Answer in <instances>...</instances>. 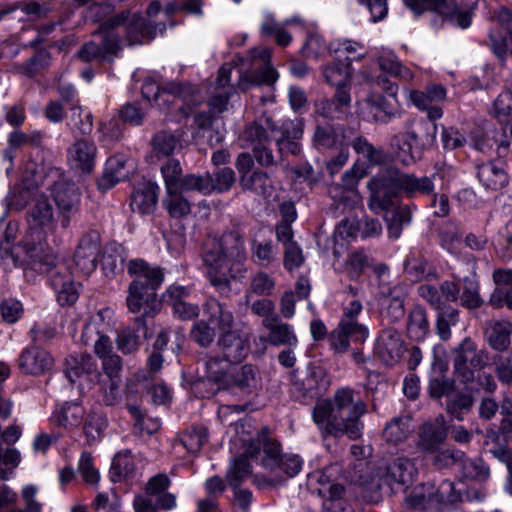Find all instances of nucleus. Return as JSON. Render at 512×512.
<instances>
[{
	"label": "nucleus",
	"instance_id": "nucleus-1",
	"mask_svg": "<svg viewBox=\"0 0 512 512\" xmlns=\"http://www.w3.org/2000/svg\"><path fill=\"white\" fill-rule=\"evenodd\" d=\"M366 411V404L358 393L350 388H340L332 401L320 399L316 402L312 417L323 433L336 437L347 435L355 440L362 434L361 417Z\"/></svg>",
	"mask_w": 512,
	"mask_h": 512
},
{
	"label": "nucleus",
	"instance_id": "nucleus-2",
	"mask_svg": "<svg viewBox=\"0 0 512 512\" xmlns=\"http://www.w3.org/2000/svg\"><path fill=\"white\" fill-rule=\"evenodd\" d=\"M246 259L244 240L237 232H228L210 240L203 254L207 276L217 288H226L231 280L242 277L246 271Z\"/></svg>",
	"mask_w": 512,
	"mask_h": 512
},
{
	"label": "nucleus",
	"instance_id": "nucleus-3",
	"mask_svg": "<svg viewBox=\"0 0 512 512\" xmlns=\"http://www.w3.org/2000/svg\"><path fill=\"white\" fill-rule=\"evenodd\" d=\"M416 473L417 469L414 463L404 457L397 458L392 462L385 460L366 462L357 459L350 479L371 491H379L384 484L392 489L396 485L409 484L413 481Z\"/></svg>",
	"mask_w": 512,
	"mask_h": 512
},
{
	"label": "nucleus",
	"instance_id": "nucleus-4",
	"mask_svg": "<svg viewBox=\"0 0 512 512\" xmlns=\"http://www.w3.org/2000/svg\"><path fill=\"white\" fill-rule=\"evenodd\" d=\"M27 222L30 234L33 240L41 243L48 234L55 231L56 216L51 202L45 196L36 197L28 211ZM21 250L26 255V261L32 269L40 273H47L50 271L51 266L54 265V260L51 257L42 256V246L35 243H25Z\"/></svg>",
	"mask_w": 512,
	"mask_h": 512
},
{
	"label": "nucleus",
	"instance_id": "nucleus-5",
	"mask_svg": "<svg viewBox=\"0 0 512 512\" xmlns=\"http://www.w3.org/2000/svg\"><path fill=\"white\" fill-rule=\"evenodd\" d=\"M141 92L144 98L154 101L160 109L168 107L171 99H180L183 105L178 110L184 117H188L194 107L202 102L200 91L189 83L172 82L160 89L153 80H146Z\"/></svg>",
	"mask_w": 512,
	"mask_h": 512
},
{
	"label": "nucleus",
	"instance_id": "nucleus-6",
	"mask_svg": "<svg viewBox=\"0 0 512 512\" xmlns=\"http://www.w3.org/2000/svg\"><path fill=\"white\" fill-rule=\"evenodd\" d=\"M362 311L358 300L351 301L345 308L338 328L329 337L331 347L338 353L346 352L350 342L363 343L368 337V329L357 322L356 317Z\"/></svg>",
	"mask_w": 512,
	"mask_h": 512
},
{
	"label": "nucleus",
	"instance_id": "nucleus-7",
	"mask_svg": "<svg viewBox=\"0 0 512 512\" xmlns=\"http://www.w3.org/2000/svg\"><path fill=\"white\" fill-rule=\"evenodd\" d=\"M272 50L269 48H254L248 56L249 66L240 71L236 87L246 91L252 86L272 85L278 79L277 71L271 66Z\"/></svg>",
	"mask_w": 512,
	"mask_h": 512
},
{
	"label": "nucleus",
	"instance_id": "nucleus-8",
	"mask_svg": "<svg viewBox=\"0 0 512 512\" xmlns=\"http://www.w3.org/2000/svg\"><path fill=\"white\" fill-rule=\"evenodd\" d=\"M170 479L165 474L153 476L146 484L144 495H137L133 505L137 512H158V509L171 510L176 505V497L168 492Z\"/></svg>",
	"mask_w": 512,
	"mask_h": 512
},
{
	"label": "nucleus",
	"instance_id": "nucleus-9",
	"mask_svg": "<svg viewBox=\"0 0 512 512\" xmlns=\"http://www.w3.org/2000/svg\"><path fill=\"white\" fill-rule=\"evenodd\" d=\"M53 199L59 211L61 226L66 229L78 214L82 190L71 181H59L53 188Z\"/></svg>",
	"mask_w": 512,
	"mask_h": 512
},
{
	"label": "nucleus",
	"instance_id": "nucleus-10",
	"mask_svg": "<svg viewBox=\"0 0 512 512\" xmlns=\"http://www.w3.org/2000/svg\"><path fill=\"white\" fill-rule=\"evenodd\" d=\"M65 374L80 391L90 389L100 376L97 363L89 354L71 355L65 360Z\"/></svg>",
	"mask_w": 512,
	"mask_h": 512
},
{
	"label": "nucleus",
	"instance_id": "nucleus-11",
	"mask_svg": "<svg viewBox=\"0 0 512 512\" xmlns=\"http://www.w3.org/2000/svg\"><path fill=\"white\" fill-rule=\"evenodd\" d=\"M245 454L250 458L260 459L262 467L271 473L280 467L282 457L280 444L266 436L245 443Z\"/></svg>",
	"mask_w": 512,
	"mask_h": 512
},
{
	"label": "nucleus",
	"instance_id": "nucleus-12",
	"mask_svg": "<svg viewBox=\"0 0 512 512\" xmlns=\"http://www.w3.org/2000/svg\"><path fill=\"white\" fill-rule=\"evenodd\" d=\"M394 175L375 176L368 182V188L371 192L369 207L375 212L394 211L397 206H403L398 200L390 194V188L394 185Z\"/></svg>",
	"mask_w": 512,
	"mask_h": 512
},
{
	"label": "nucleus",
	"instance_id": "nucleus-13",
	"mask_svg": "<svg viewBox=\"0 0 512 512\" xmlns=\"http://www.w3.org/2000/svg\"><path fill=\"white\" fill-rule=\"evenodd\" d=\"M99 252V235L96 232H90L83 235L74 255L76 267L84 274H91L97 267Z\"/></svg>",
	"mask_w": 512,
	"mask_h": 512
},
{
	"label": "nucleus",
	"instance_id": "nucleus-14",
	"mask_svg": "<svg viewBox=\"0 0 512 512\" xmlns=\"http://www.w3.org/2000/svg\"><path fill=\"white\" fill-rule=\"evenodd\" d=\"M405 351L399 332L393 328L384 329L378 337L376 352L386 365L398 363Z\"/></svg>",
	"mask_w": 512,
	"mask_h": 512
},
{
	"label": "nucleus",
	"instance_id": "nucleus-15",
	"mask_svg": "<svg viewBox=\"0 0 512 512\" xmlns=\"http://www.w3.org/2000/svg\"><path fill=\"white\" fill-rule=\"evenodd\" d=\"M249 337L239 330H231L220 335L218 346L223 357L232 363L242 361L249 352Z\"/></svg>",
	"mask_w": 512,
	"mask_h": 512
},
{
	"label": "nucleus",
	"instance_id": "nucleus-16",
	"mask_svg": "<svg viewBox=\"0 0 512 512\" xmlns=\"http://www.w3.org/2000/svg\"><path fill=\"white\" fill-rule=\"evenodd\" d=\"M53 358L49 352L39 347H31L22 352L18 366L27 375H42L53 366Z\"/></svg>",
	"mask_w": 512,
	"mask_h": 512
},
{
	"label": "nucleus",
	"instance_id": "nucleus-17",
	"mask_svg": "<svg viewBox=\"0 0 512 512\" xmlns=\"http://www.w3.org/2000/svg\"><path fill=\"white\" fill-rule=\"evenodd\" d=\"M241 139L248 146L253 148L254 157L259 164L269 166L277 163V160L270 152H267L266 157L263 156V152L266 151V143H268V138L266 131L262 126L257 124L248 126L242 133Z\"/></svg>",
	"mask_w": 512,
	"mask_h": 512
},
{
	"label": "nucleus",
	"instance_id": "nucleus-18",
	"mask_svg": "<svg viewBox=\"0 0 512 512\" xmlns=\"http://www.w3.org/2000/svg\"><path fill=\"white\" fill-rule=\"evenodd\" d=\"M233 65L226 63L218 71L215 81V88L210 98V106L216 112H222L226 109L231 93L234 88L230 85Z\"/></svg>",
	"mask_w": 512,
	"mask_h": 512
},
{
	"label": "nucleus",
	"instance_id": "nucleus-19",
	"mask_svg": "<svg viewBox=\"0 0 512 512\" xmlns=\"http://www.w3.org/2000/svg\"><path fill=\"white\" fill-rule=\"evenodd\" d=\"M492 278L496 288L490 296L489 303L495 308L505 304L512 309V269H496Z\"/></svg>",
	"mask_w": 512,
	"mask_h": 512
},
{
	"label": "nucleus",
	"instance_id": "nucleus-20",
	"mask_svg": "<svg viewBox=\"0 0 512 512\" xmlns=\"http://www.w3.org/2000/svg\"><path fill=\"white\" fill-rule=\"evenodd\" d=\"M97 148L86 139L76 141L69 150L72 165L82 173H91L95 166Z\"/></svg>",
	"mask_w": 512,
	"mask_h": 512
},
{
	"label": "nucleus",
	"instance_id": "nucleus-21",
	"mask_svg": "<svg viewBox=\"0 0 512 512\" xmlns=\"http://www.w3.org/2000/svg\"><path fill=\"white\" fill-rule=\"evenodd\" d=\"M203 312L209 323L214 325V329L220 332V335L232 330L233 314L225 304L220 303L217 299H208L204 304Z\"/></svg>",
	"mask_w": 512,
	"mask_h": 512
},
{
	"label": "nucleus",
	"instance_id": "nucleus-22",
	"mask_svg": "<svg viewBox=\"0 0 512 512\" xmlns=\"http://www.w3.org/2000/svg\"><path fill=\"white\" fill-rule=\"evenodd\" d=\"M203 378L214 382L219 388H230L232 362L223 357H209L203 364Z\"/></svg>",
	"mask_w": 512,
	"mask_h": 512
},
{
	"label": "nucleus",
	"instance_id": "nucleus-23",
	"mask_svg": "<svg viewBox=\"0 0 512 512\" xmlns=\"http://www.w3.org/2000/svg\"><path fill=\"white\" fill-rule=\"evenodd\" d=\"M420 446L426 451H433L440 446L447 437V428L443 416L437 417L433 422H426L419 431Z\"/></svg>",
	"mask_w": 512,
	"mask_h": 512
},
{
	"label": "nucleus",
	"instance_id": "nucleus-24",
	"mask_svg": "<svg viewBox=\"0 0 512 512\" xmlns=\"http://www.w3.org/2000/svg\"><path fill=\"white\" fill-rule=\"evenodd\" d=\"M158 200V186L152 182L140 184L131 195L130 206L140 214L154 211Z\"/></svg>",
	"mask_w": 512,
	"mask_h": 512
},
{
	"label": "nucleus",
	"instance_id": "nucleus-25",
	"mask_svg": "<svg viewBox=\"0 0 512 512\" xmlns=\"http://www.w3.org/2000/svg\"><path fill=\"white\" fill-rule=\"evenodd\" d=\"M477 177L482 186L491 191L503 189L509 183L504 167L494 162L478 166Z\"/></svg>",
	"mask_w": 512,
	"mask_h": 512
},
{
	"label": "nucleus",
	"instance_id": "nucleus-26",
	"mask_svg": "<svg viewBox=\"0 0 512 512\" xmlns=\"http://www.w3.org/2000/svg\"><path fill=\"white\" fill-rule=\"evenodd\" d=\"M263 326L269 331L268 341L272 345L294 346L298 342L292 328L283 323L278 316L263 319Z\"/></svg>",
	"mask_w": 512,
	"mask_h": 512
},
{
	"label": "nucleus",
	"instance_id": "nucleus-27",
	"mask_svg": "<svg viewBox=\"0 0 512 512\" xmlns=\"http://www.w3.org/2000/svg\"><path fill=\"white\" fill-rule=\"evenodd\" d=\"M455 352V366L457 369L465 367L467 363L473 368H482L488 362L487 353L483 350H477L476 345L470 338H465Z\"/></svg>",
	"mask_w": 512,
	"mask_h": 512
},
{
	"label": "nucleus",
	"instance_id": "nucleus-28",
	"mask_svg": "<svg viewBox=\"0 0 512 512\" xmlns=\"http://www.w3.org/2000/svg\"><path fill=\"white\" fill-rule=\"evenodd\" d=\"M128 272L135 277L134 280L143 281L145 286L150 287L151 290L158 288L164 279L160 268L152 267L141 259L131 260L128 264Z\"/></svg>",
	"mask_w": 512,
	"mask_h": 512
},
{
	"label": "nucleus",
	"instance_id": "nucleus-29",
	"mask_svg": "<svg viewBox=\"0 0 512 512\" xmlns=\"http://www.w3.org/2000/svg\"><path fill=\"white\" fill-rule=\"evenodd\" d=\"M128 175L124 157L115 156L107 160L103 175L98 180V188L107 191Z\"/></svg>",
	"mask_w": 512,
	"mask_h": 512
},
{
	"label": "nucleus",
	"instance_id": "nucleus-30",
	"mask_svg": "<svg viewBox=\"0 0 512 512\" xmlns=\"http://www.w3.org/2000/svg\"><path fill=\"white\" fill-rule=\"evenodd\" d=\"M512 323L508 320H491L486 328L489 345L498 351L506 350L510 345Z\"/></svg>",
	"mask_w": 512,
	"mask_h": 512
},
{
	"label": "nucleus",
	"instance_id": "nucleus-31",
	"mask_svg": "<svg viewBox=\"0 0 512 512\" xmlns=\"http://www.w3.org/2000/svg\"><path fill=\"white\" fill-rule=\"evenodd\" d=\"M498 18L503 25L505 33L509 34V39L503 37L502 33L498 30H492L490 32V39L493 51L499 57H502L507 50H510L512 55V15L510 11L503 9L500 11Z\"/></svg>",
	"mask_w": 512,
	"mask_h": 512
},
{
	"label": "nucleus",
	"instance_id": "nucleus-32",
	"mask_svg": "<svg viewBox=\"0 0 512 512\" xmlns=\"http://www.w3.org/2000/svg\"><path fill=\"white\" fill-rule=\"evenodd\" d=\"M81 341L84 345L94 346V353L101 359L106 355L113 353L112 343L107 335L101 334L93 323L85 325Z\"/></svg>",
	"mask_w": 512,
	"mask_h": 512
},
{
	"label": "nucleus",
	"instance_id": "nucleus-33",
	"mask_svg": "<svg viewBox=\"0 0 512 512\" xmlns=\"http://www.w3.org/2000/svg\"><path fill=\"white\" fill-rule=\"evenodd\" d=\"M260 386V377L257 370L251 365H244L231 370L230 388L236 387L246 393L256 391Z\"/></svg>",
	"mask_w": 512,
	"mask_h": 512
},
{
	"label": "nucleus",
	"instance_id": "nucleus-34",
	"mask_svg": "<svg viewBox=\"0 0 512 512\" xmlns=\"http://www.w3.org/2000/svg\"><path fill=\"white\" fill-rule=\"evenodd\" d=\"M51 285L61 305L73 304L78 299V289L68 274L56 272L51 276Z\"/></svg>",
	"mask_w": 512,
	"mask_h": 512
},
{
	"label": "nucleus",
	"instance_id": "nucleus-35",
	"mask_svg": "<svg viewBox=\"0 0 512 512\" xmlns=\"http://www.w3.org/2000/svg\"><path fill=\"white\" fill-rule=\"evenodd\" d=\"M301 460L299 456L294 454H285L282 455L280 461V467L277 468V471H274V476L268 479H264L263 482H258L259 486L267 485H275L282 481H284L288 477H293L299 473L301 469Z\"/></svg>",
	"mask_w": 512,
	"mask_h": 512
},
{
	"label": "nucleus",
	"instance_id": "nucleus-36",
	"mask_svg": "<svg viewBox=\"0 0 512 512\" xmlns=\"http://www.w3.org/2000/svg\"><path fill=\"white\" fill-rule=\"evenodd\" d=\"M418 137L414 132L406 131L395 135L391 145L397 152V157L405 164L415 160L414 150L417 149Z\"/></svg>",
	"mask_w": 512,
	"mask_h": 512
},
{
	"label": "nucleus",
	"instance_id": "nucleus-37",
	"mask_svg": "<svg viewBox=\"0 0 512 512\" xmlns=\"http://www.w3.org/2000/svg\"><path fill=\"white\" fill-rule=\"evenodd\" d=\"M390 173L394 175V183L407 194H428L433 191V183L428 177L417 178L413 175H397L394 171H388V174Z\"/></svg>",
	"mask_w": 512,
	"mask_h": 512
},
{
	"label": "nucleus",
	"instance_id": "nucleus-38",
	"mask_svg": "<svg viewBox=\"0 0 512 512\" xmlns=\"http://www.w3.org/2000/svg\"><path fill=\"white\" fill-rule=\"evenodd\" d=\"M409 98L418 109H428L430 105L445 100L446 90L441 85L432 84L425 91H411Z\"/></svg>",
	"mask_w": 512,
	"mask_h": 512
},
{
	"label": "nucleus",
	"instance_id": "nucleus-39",
	"mask_svg": "<svg viewBox=\"0 0 512 512\" xmlns=\"http://www.w3.org/2000/svg\"><path fill=\"white\" fill-rule=\"evenodd\" d=\"M405 5L415 14L433 10L442 15H450L456 10L455 0H403Z\"/></svg>",
	"mask_w": 512,
	"mask_h": 512
},
{
	"label": "nucleus",
	"instance_id": "nucleus-40",
	"mask_svg": "<svg viewBox=\"0 0 512 512\" xmlns=\"http://www.w3.org/2000/svg\"><path fill=\"white\" fill-rule=\"evenodd\" d=\"M461 500V493L456 489L455 484L449 480L440 483L434 487L432 495L433 508L443 510Z\"/></svg>",
	"mask_w": 512,
	"mask_h": 512
},
{
	"label": "nucleus",
	"instance_id": "nucleus-41",
	"mask_svg": "<svg viewBox=\"0 0 512 512\" xmlns=\"http://www.w3.org/2000/svg\"><path fill=\"white\" fill-rule=\"evenodd\" d=\"M429 333V321L423 308L416 306L409 314L407 334L414 341H422Z\"/></svg>",
	"mask_w": 512,
	"mask_h": 512
},
{
	"label": "nucleus",
	"instance_id": "nucleus-42",
	"mask_svg": "<svg viewBox=\"0 0 512 512\" xmlns=\"http://www.w3.org/2000/svg\"><path fill=\"white\" fill-rule=\"evenodd\" d=\"M240 185L244 190H251L265 198H271L273 187L265 173L254 171L240 176Z\"/></svg>",
	"mask_w": 512,
	"mask_h": 512
},
{
	"label": "nucleus",
	"instance_id": "nucleus-43",
	"mask_svg": "<svg viewBox=\"0 0 512 512\" xmlns=\"http://www.w3.org/2000/svg\"><path fill=\"white\" fill-rule=\"evenodd\" d=\"M396 90V87L390 86V93L388 97H383L382 95L374 93L367 97V103L371 105V108L377 111L374 115L377 120H383V117L380 115V113L387 117H390L395 113V103L397 102Z\"/></svg>",
	"mask_w": 512,
	"mask_h": 512
},
{
	"label": "nucleus",
	"instance_id": "nucleus-44",
	"mask_svg": "<svg viewBox=\"0 0 512 512\" xmlns=\"http://www.w3.org/2000/svg\"><path fill=\"white\" fill-rule=\"evenodd\" d=\"M411 432L410 419L408 417H398L386 425L383 437L387 442L397 444L406 440Z\"/></svg>",
	"mask_w": 512,
	"mask_h": 512
},
{
	"label": "nucleus",
	"instance_id": "nucleus-45",
	"mask_svg": "<svg viewBox=\"0 0 512 512\" xmlns=\"http://www.w3.org/2000/svg\"><path fill=\"white\" fill-rule=\"evenodd\" d=\"M412 218V211L409 206H397L391 212V215H386L387 231L390 238L397 239L402 233L404 225H408Z\"/></svg>",
	"mask_w": 512,
	"mask_h": 512
},
{
	"label": "nucleus",
	"instance_id": "nucleus-46",
	"mask_svg": "<svg viewBox=\"0 0 512 512\" xmlns=\"http://www.w3.org/2000/svg\"><path fill=\"white\" fill-rule=\"evenodd\" d=\"M149 290H151V288L145 286L143 281L134 280L130 284L126 301L132 313L140 312L143 304L149 301V298L153 295Z\"/></svg>",
	"mask_w": 512,
	"mask_h": 512
},
{
	"label": "nucleus",
	"instance_id": "nucleus-47",
	"mask_svg": "<svg viewBox=\"0 0 512 512\" xmlns=\"http://www.w3.org/2000/svg\"><path fill=\"white\" fill-rule=\"evenodd\" d=\"M83 432L88 442L98 441L107 426V421L102 414L94 411L85 414L83 422Z\"/></svg>",
	"mask_w": 512,
	"mask_h": 512
},
{
	"label": "nucleus",
	"instance_id": "nucleus-48",
	"mask_svg": "<svg viewBox=\"0 0 512 512\" xmlns=\"http://www.w3.org/2000/svg\"><path fill=\"white\" fill-rule=\"evenodd\" d=\"M380 69L392 76L400 77L403 80L413 79V73L405 67L393 53H386L378 58Z\"/></svg>",
	"mask_w": 512,
	"mask_h": 512
},
{
	"label": "nucleus",
	"instance_id": "nucleus-49",
	"mask_svg": "<svg viewBox=\"0 0 512 512\" xmlns=\"http://www.w3.org/2000/svg\"><path fill=\"white\" fill-rule=\"evenodd\" d=\"M260 29L263 36L273 37L279 46H287L292 41L291 34L286 30L283 24L278 23L270 15L265 18Z\"/></svg>",
	"mask_w": 512,
	"mask_h": 512
},
{
	"label": "nucleus",
	"instance_id": "nucleus-50",
	"mask_svg": "<svg viewBox=\"0 0 512 512\" xmlns=\"http://www.w3.org/2000/svg\"><path fill=\"white\" fill-rule=\"evenodd\" d=\"M490 114L501 124H507L512 119V92L503 91L493 101Z\"/></svg>",
	"mask_w": 512,
	"mask_h": 512
},
{
	"label": "nucleus",
	"instance_id": "nucleus-51",
	"mask_svg": "<svg viewBox=\"0 0 512 512\" xmlns=\"http://www.w3.org/2000/svg\"><path fill=\"white\" fill-rule=\"evenodd\" d=\"M124 250L121 246L106 249L102 258V267L107 276H113L124 268Z\"/></svg>",
	"mask_w": 512,
	"mask_h": 512
},
{
	"label": "nucleus",
	"instance_id": "nucleus-52",
	"mask_svg": "<svg viewBox=\"0 0 512 512\" xmlns=\"http://www.w3.org/2000/svg\"><path fill=\"white\" fill-rule=\"evenodd\" d=\"M433 485H420L415 487L405 498V503L411 508H433Z\"/></svg>",
	"mask_w": 512,
	"mask_h": 512
},
{
	"label": "nucleus",
	"instance_id": "nucleus-53",
	"mask_svg": "<svg viewBox=\"0 0 512 512\" xmlns=\"http://www.w3.org/2000/svg\"><path fill=\"white\" fill-rule=\"evenodd\" d=\"M182 193V191H170L164 198V205L172 217L179 218L190 213V203Z\"/></svg>",
	"mask_w": 512,
	"mask_h": 512
},
{
	"label": "nucleus",
	"instance_id": "nucleus-54",
	"mask_svg": "<svg viewBox=\"0 0 512 512\" xmlns=\"http://www.w3.org/2000/svg\"><path fill=\"white\" fill-rule=\"evenodd\" d=\"M135 471V465L128 452H120L113 458L111 465V477L113 481L126 479Z\"/></svg>",
	"mask_w": 512,
	"mask_h": 512
},
{
	"label": "nucleus",
	"instance_id": "nucleus-55",
	"mask_svg": "<svg viewBox=\"0 0 512 512\" xmlns=\"http://www.w3.org/2000/svg\"><path fill=\"white\" fill-rule=\"evenodd\" d=\"M459 322L458 311L452 308L441 311L436 320V333L441 340L447 341L451 337V327Z\"/></svg>",
	"mask_w": 512,
	"mask_h": 512
},
{
	"label": "nucleus",
	"instance_id": "nucleus-56",
	"mask_svg": "<svg viewBox=\"0 0 512 512\" xmlns=\"http://www.w3.org/2000/svg\"><path fill=\"white\" fill-rule=\"evenodd\" d=\"M85 411L82 406L72 403L64 406L58 416V423L64 427H79L84 419Z\"/></svg>",
	"mask_w": 512,
	"mask_h": 512
},
{
	"label": "nucleus",
	"instance_id": "nucleus-57",
	"mask_svg": "<svg viewBox=\"0 0 512 512\" xmlns=\"http://www.w3.org/2000/svg\"><path fill=\"white\" fill-rule=\"evenodd\" d=\"M323 75L328 84L346 87L350 80V69L348 65L336 63L325 67Z\"/></svg>",
	"mask_w": 512,
	"mask_h": 512
},
{
	"label": "nucleus",
	"instance_id": "nucleus-58",
	"mask_svg": "<svg viewBox=\"0 0 512 512\" xmlns=\"http://www.w3.org/2000/svg\"><path fill=\"white\" fill-rule=\"evenodd\" d=\"M161 172L164 178L166 192L179 191L180 183L183 180L182 169L177 160L171 159L162 166Z\"/></svg>",
	"mask_w": 512,
	"mask_h": 512
},
{
	"label": "nucleus",
	"instance_id": "nucleus-59",
	"mask_svg": "<svg viewBox=\"0 0 512 512\" xmlns=\"http://www.w3.org/2000/svg\"><path fill=\"white\" fill-rule=\"evenodd\" d=\"M352 146L358 154H361L371 164H381L386 160L385 153L381 149L374 147L364 138H356Z\"/></svg>",
	"mask_w": 512,
	"mask_h": 512
},
{
	"label": "nucleus",
	"instance_id": "nucleus-60",
	"mask_svg": "<svg viewBox=\"0 0 512 512\" xmlns=\"http://www.w3.org/2000/svg\"><path fill=\"white\" fill-rule=\"evenodd\" d=\"M432 456L433 465L437 468H446L456 464L463 458V453L458 450L440 449L439 446L433 451H426Z\"/></svg>",
	"mask_w": 512,
	"mask_h": 512
},
{
	"label": "nucleus",
	"instance_id": "nucleus-61",
	"mask_svg": "<svg viewBox=\"0 0 512 512\" xmlns=\"http://www.w3.org/2000/svg\"><path fill=\"white\" fill-rule=\"evenodd\" d=\"M381 314L391 322H397L404 316V302L399 297L385 296L381 301Z\"/></svg>",
	"mask_w": 512,
	"mask_h": 512
},
{
	"label": "nucleus",
	"instance_id": "nucleus-62",
	"mask_svg": "<svg viewBox=\"0 0 512 512\" xmlns=\"http://www.w3.org/2000/svg\"><path fill=\"white\" fill-rule=\"evenodd\" d=\"M207 441V432L204 428H192L186 431L181 438V443L190 453H197Z\"/></svg>",
	"mask_w": 512,
	"mask_h": 512
},
{
	"label": "nucleus",
	"instance_id": "nucleus-63",
	"mask_svg": "<svg viewBox=\"0 0 512 512\" xmlns=\"http://www.w3.org/2000/svg\"><path fill=\"white\" fill-rule=\"evenodd\" d=\"M116 345L123 354H131L139 348V336L134 329H122L116 338Z\"/></svg>",
	"mask_w": 512,
	"mask_h": 512
},
{
	"label": "nucleus",
	"instance_id": "nucleus-64",
	"mask_svg": "<svg viewBox=\"0 0 512 512\" xmlns=\"http://www.w3.org/2000/svg\"><path fill=\"white\" fill-rule=\"evenodd\" d=\"M274 288V279L267 273L260 271L252 277L249 292L259 296H269Z\"/></svg>",
	"mask_w": 512,
	"mask_h": 512
}]
</instances>
